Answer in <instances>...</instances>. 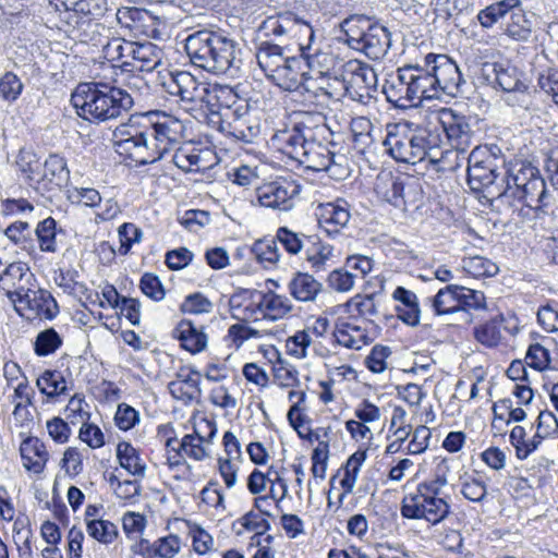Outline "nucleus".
<instances>
[{"label": "nucleus", "mask_w": 558, "mask_h": 558, "mask_svg": "<svg viewBox=\"0 0 558 558\" xmlns=\"http://www.w3.org/2000/svg\"><path fill=\"white\" fill-rule=\"evenodd\" d=\"M345 87L343 71L340 74L335 73L333 76L329 72V75H320V84L314 87L313 94L319 104H325L330 99L339 100L348 96Z\"/></svg>", "instance_id": "obj_30"}, {"label": "nucleus", "mask_w": 558, "mask_h": 558, "mask_svg": "<svg viewBox=\"0 0 558 558\" xmlns=\"http://www.w3.org/2000/svg\"><path fill=\"white\" fill-rule=\"evenodd\" d=\"M117 458L121 468L130 474L144 476L145 465L141 462L137 450L126 441H121L117 446Z\"/></svg>", "instance_id": "obj_40"}, {"label": "nucleus", "mask_w": 558, "mask_h": 558, "mask_svg": "<svg viewBox=\"0 0 558 558\" xmlns=\"http://www.w3.org/2000/svg\"><path fill=\"white\" fill-rule=\"evenodd\" d=\"M348 45L372 60L383 59L390 46V32L365 15H350L341 23Z\"/></svg>", "instance_id": "obj_7"}, {"label": "nucleus", "mask_w": 558, "mask_h": 558, "mask_svg": "<svg viewBox=\"0 0 558 558\" xmlns=\"http://www.w3.org/2000/svg\"><path fill=\"white\" fill-rule=\"evenodd\" d=\"M433 126L439 130V137L442 141V135H446L447 142L457 154L465 153L472 144L474 131L470 117L459 114L452 109H448L444 111L438 123H433Z\"/></svg>", "instance_id": "obj_12"}, {"label": "nucleus", "mask_w": 558, "mask_h": 558, "mask_svg": "<svg viewBox=\"0 0 558 558\" xmlns=\"http://www.w3.org/2000/svg\"><path fill=\"white\" fill-rule=\"evenodd\" d=\"M218 92L220 93L218 94L220 100H216L218 102V110H215L214 106H211L209 107L211 113H219L229 121L242 120L244 117L252 114L248 105L245 101L236 99L231 89L220 88Z\"/></svg>", "instance_id": "obj_29"}, {"label": "nucleus", "mask_w": 558, "mask_h": 558, "mask_svg": "<svg viewBox=\"0 0 558 558\" xmlns=\"http://www.w3.org/2000/svg\"><path fill=\"white\" fill-rule=\"evenodd\" d=\"M402 190L401 197L403 204L399 206V209H402L403 211L417 209L423 202V190L421 184L414 180L404 179Z\"/></svg>", "instance_id": "obj_53"}, {"label": "nucleus", "mask_w": 558, "mask_h": 558, "mask_svg": "<svg viewBox=\"0 0 558 558\" xmlns=\"http://www.w3.org/2000/svg\"><path fill=\"white\" fill-rule=\"evenodd\" d=\"M288 288L296 301L312 302L320 293L323 284L313 275L298 271L290 280Z\"/></svg>", "instance_id": "obj_27"}, {"label": "nucleus", "mask_w": 558, "mask_h": 558, "mask_svg": "<svg viewBox=\"0 0 558 558\" xmlns=\"http://www.w3.org/2000/svg\"><path fill=\"white\" fill-rule=\"evenodd\" d=\"M140 288L146 296L156 302L165 299L166 291L163 284L159 277L151 272H146L142 276Z\"/></svg>", "instance_id": "obj_57"}, {"label": "nucleus", "mask_w": 558, "mask_h": 558, "mask_svg": "<svg viewBox=\"0 0 558 558\" xmlns=\"http://www.w3.org/2000/svg\"><path fill=\"white\" fill-rule=\"evenodd\" d=\"M173 333L181 347L192 354L199 353L207 347V335L192 320L182 319L174 328Z\"/></svg>", "instance_id": "obj_24"}, {"label": "nucleus", "mask_w": 558, "mask_h": 558, "mask_svg": "<svg viewBox=\"0 0 558 558\" xmlns=\"http://www.w3.org/2000/svg\"><path fill=\"white\" fill-rule=\"evenodd\" d=\"M355 276L343 268L332 270L327 278L328 286L338 291L347 292L354 286Z\"/></svg>", "instance_id": "obj_61"}, {"label": "nucleus", "mask_w": 558, "mask_h": 558, "mask_svg": "<svg viewBox=\"0 0 558 558\" xmlns=\"http://www.w3.org/2000/svg\"><path fill=\"white\" fill-rule=\"evenodd\" d=\"M435 314L448 315L459 313V284H447L430 299Z\"/></svg>", "instance_id": "obj_34"}, {"label": "nucleus", "mask_w": 558, "mask_h": 558, "mask_svg": "<svg viewBox=\"0 0 558 558\" xmlns=\"http://www.w3.org/2000/svg\"><path fill=\"white\" fill-rule=\"evenodd\" d=\"M505 320L504 315L499 314L486 323L474 327V338L477 342L487 348L497 347L501 340V329H506V327H504Z\"/></svg>", "instance_id": "obj_35"}, {"label": "nucleus", "mask_w": 558, "mask_h": 558, "mask_svg": "<svg viewBox=\"0 0 558 558\" xmlns=\"http://www.w3.org/2000/svg\"><path fill=\"white\" fill-rule=\"evenodd\" d=\"M116 425L122 430H129L133 428L140 421L138 412L126 403L118 405V410L114 415Z\"/></svg>", "instance_id": "obj_63"}, {"label": "nucleus", "mask_w": 558, "mask_h": 558, "mask_svg": "<svg viewBox=\"0 0 558 558\" xmlns=\"http://www.w3.org/2000/svg\"><path fill=\"white\" fill-rule=\"evenodd\" d=\"M205 155H211L210 150H201L191 145L175 148L172 156L173 163L184 172H202L209 168L205 162Z\"/></svg>", "instance_id": "obj_25"}, {"label": "nucleus", "mask_w": 558, "mask_h": 558, "mask_svg": "<svg viewBox=\"0 0 558 558\" xmlns=\"http://www.w3.org/2000/svg\"><path fill=\"white\" fill-rule=\"evenodd\" d=\"M217 430L218 429L215 421L203 418L194 427V433L197 436V440L187 449L185 454L197 461L204 460L208 453L203 444L211 442L217 434Z\"/></svg>", "instance_id": "obj_33"}, {"label": "nucleus", "mask_w": 558, "mask_h": 558, "mask_svg": "<svg viewBox=\"0 0 558 558\" xmlns=\"http://www.w3.org/2000/svg\"><path fill=\"white\" fill-rule=\"evenodd\" d=\"M120 240L119 253L126 255L134 243H138L142 239L143 232L134 223L124 222L118 229Z\"/></svg>", "instance_id": "obj_55"}, {"label": "nucleus", "mask_w": 558, "mask_h": 558, "mask_svg": "<svg viewBox=\"0 0 558 558\" xmlns=\"http://www.w3.org/2000/svg\"><path fill=\"white\" fill-rule=\"evenodd\" d=\"M482 75L488 84L498 86L506 93H523L527 88L521 80L522 73L509 63L485 62L482 65Z\"/></svg>", "instance_id": "obj_15"}, {"label": "nucleus", "mask_w": 558, "mask_h": 558, "mask_svg": "<svg viewBox=\"0 0 558 558\" xmlns=\"http://www.w3.org/2000/svg\"><path fill=\"white\" fill-rule=\"evenodd\" d=\"M24 89L21 78L13 72L8 71L0 77V98L8 102H15Z\"/></svg>", "instance_id": "obj_49"}, {"label": "nucleus", "mask_w": 558, "mask_h": 558, "mask_svg": "<svg viewBox=\"0 0 558 558\" xmlns=\"http://www.w3.org/2000/svg\"><path fill=\"white\" fill-rule=\"evenodd\" d=\"M62 343V337L54 328L50 327L38 332L33 349L37 356L44 357L53 354L61 348Z\"/></svg>", "instance_id": "obj_41"}, {"label": "nucleus", "mask_w": 558, "mask_h": 558, "mask_svg": "<svg viewBox=\"0 0 558 558\" xmlns=\"http://www.w3.org/2000/svg\"><path fill=\"white\" fill-rule=\"evenodd\" d=\"M180 310L182 313L205 314L213 311V303L203 293L195 292L185 296Z\"/></svg>", "instance_id": "obj_56"}, {"label": "nucleus", "mask_w": 558, "mask_h": 558, "mask_svg": "<svg viewBox=\"0 0 558 558\" xmlns=\"http://www.w3.org/2000/svg\"><path fill=\"white\" fill-rule=\"evenodd\" d=\"M256 59L259 68L269 78L280 64H283L287 57L284 49L268 40L262 41L257 47Z\"/></svg>", "instance_id": "obj_32"}, {"label": "nucleus", "mask_w": 558, "mask_h": 558, "mask_svg": "<svg viewBox=\"0 0 558 558\" xmlns=\"http://www.w3.org/2000/svg\"><path fill=\"white\" fill-rule=\"evenodd\" d=\"M485 308L486 298L484 292L459 284V312H462L464 314L465 323L473 322V316L470 313V311Z\"/></svg>", "instance_id": "obj_36"}, {"label": "nucleus", "mask_w": 558, "mask_h": 558, "mask_svg": "<svg viewBox=\"0 0 558 558\" xmlns=\"http://www.w3.org/2000/svg\"><path fill=\"white\" fill-rule=\"evenodd\" d=\"M302 59L287 57L283 64H280L276 72L270 74L269 80L284 90H295L302 84L304 73L301 71Z\"/></svg>", "instance_id": "obj_23"}, {"label": "nucleus", "mask_w": 558, "mask_h": 558, "mask_svg": "<svg viewBox=\"0 0 558 558\" xmlns=\"http://www.w3.org/2000/svg\"><path fill=\"white\" fill-rule=\"evenodd\" d=\"M184 50L190 62L215 75L236 77L242 68L241 48L220 28H202L186 36Z\"/></svg>", "instance_id": "obj_4"}, {"label": "nucleus", "mask_w": 558, "mask_h": 558, "mask_svg": "<svg viewBox=\"0 0 558 558\" xmlns=\"http://www.w3.org/2000/svg\"><path fill=\"white\" fill-rule=\"evenodd\" d=\"M468 184L504 215L519 214L523 207L547 214L556 202L538 168L531 162L506 169L501 160L478 147L468 157Z\"/></svg>", "instance_id": "obj_1"}, {"label": "nucleus", "mask_w": 558, "mask_h": 558, "mask_svg": "<svg viewBox=\"0 0 558 558\" xmlns=\"http://www.w3.org/2000/svg\"><path fill=\"white\" fill-rule=\"evenodd\" d=\"M303 251L312 270L319 272L326 269L327 262L332 257L333 247L324 243L319 235L308 234V240Z\"/></svg>", "instance_id": "obj_28"}, {"label": "nucleus", "mask_w": 558, "mask_h": 558, "mask_svg": "<svg viewBox=\"0 0 558 558\" xmlns=\"http://www.w3.org/2000/svg\"><path fill=\"white\" fill-rule=\"evenodd\" d=\"M278 22L282 25L283 32L287 33L288 36H299L301 34L308 36V39L312 40L314 38L313 27L302 19H300L293 12H283L279 13L277 16Z\"/></svg>", "instance_id": "obj_46"}, {"label": "nucleus", "mask_w": 558, "mask_h": 558, "mask_svg": "<svg viewBox=\"0 0 558 558\" xmlns=\"http://www.w3.org/2000/svg\"><path fill=\"white\" fill-rule=\"evenodd\" d=\"M345 90L349 97L362 101L376 90L377 74L369 65L356 60L342 64Z\"/></svg>", "instance_id": "obj_13"}, {"label": "nucleus", "mask_w": 558, "mask_h": 558, "mask_svg": "<svg viewBox=\"0 0 558 558\" xmlns=\"http://www.w3.org/2000/svg\"><path fill=\"white\" fill-rule=\"evenodd\" d=\"M16 166L19 170L25 174L28 182L40 181L39 170L41 165L35 153L21 149L17 155Z\"/></svg>", "instance_id": "obj_50"}, {"label": "nucleus", "mask_w": 558, "mask_h": 558, "mask_svg": "<svg viewBox=\"0 0 558 558\" xmlns=\"http://www.w3.org/2000/svg\"><path fill=\"white\" fill-rule=\"evenodd\" d=\"M403 178L389 175L380 180L375 187L377 195L385 202L389 203L396 208H399L402 202Z\"/></svg>", "instance_id": "obj_38"}, {"label": "nucleus", "mask_w": 558, "mask_h": 558, "mask_svg": "<svg viewBox=\"0 0 558 558\" xmlns=\"http://www.w3.org/2000/svg\"><path fill=\"white\" fill-rule=\"evenodd\" d=\"M132 49V61H123L120 65L123 71L151 72L162 62V49L150 41L134 43Z\"/></svg>", "instance_id": "obj_17"}, {"label": "nucleus", "mask_w": 558, "mask_h": 558, "mask_svg": "<svg viewBox=\"0 0 558 558\" xmlns=\"http://www.w3.org/2000/svg\"><path fill=\"white\" fill-rule=\"evenodd\" d=\"M228 133L244 143H253L260 133V125L258 120L251 114L242 120L228 121Z\"/></svg>", "instance_id": "obj_37"}, {"label": "nucleus", "mask_w": 558, "mask_h": 558, "mask_svg": "<svg viewBox=\"0 0 558 558\" xmlns=\"http://www.w3.org/2000/svg\"><path fill=\"white\" fill-rule=\"evenodd\" d=\"M5 294L13 304L24 305V307L35 311L37 315L48 320L53 319L59 313L57 301L45 289L33 290L19 286L13 291L8 290Z\"/></svg>", "instance_id": "obj_14"}, {"label": "nucleus", "mask_w": 558, "mask_h": 558, "mask_svg": "<svg viewBox=\"0 0 558 558\" xmlns=\"http://www.w3.org/2000/svg\"><path fill=\"white\" fill-rule=\"evenodd\" d=\"M168 94L177 96L181 101L191 106L206 105L216 106L213 100H220L215 89L211 92L206 83L199 82L187 71H175L170 73L168 81L163 83Z\"/></svg>", "instance_id": "obj_8"}, {"label": "nucleus", "mask_w": 558, "mask_h": 558, "mask_svg": "<svg viewBox=\"0 0 558 558\" xmlns=\"http://www.w3.org/2000/svg\"><path fill=\"white\" fill-rule=\"evenodd\" d=\"M82 17L80 23L72 36V39L78 40L81 43H89L96 39L99 36V27L100 24L97 22L99 15L82 13Z\"/></svg>", "instance_id": "obj_51"}, {"label": "nucleus", "mask_w": 558, "mask_h": 558, "mask_svg": "<svg viewBox=\"0 0 558 558\" xmlns=\"http://www.w3.org/2000/svg\"><path fill=\"white\" fill-rule=\"evenodd\" d=\"M20 453L23 466L27 471H32L36 474L43 473L49 460V453L45 444L39 438L33 436L26 437L21 442Z\"/></svg>", "instance_id": "obj_21"}, {"label": "nucleus", "mask_w": 558, "mask_h": 558, "mask_svg": "<svg viewBox=\"0 0 558 558\" xmlns=\"http://www.w3.org/2000/svg\"><path fill=\"white\" fill-rule=\"evenodd\" d=\"M277 243L278 241L276 236L265 238L256 241L252 246V253L260 264H264V267L266 268L276 265L280 258Z\"/></svg>", "instance_id": "obj_43"}, {"label": "nucleus", "mask_w": 558, "mask_h": 558, "mask_svg": "<svg viewBox=\"0 0 558 558\" xmlns=\"http://www.w3.org/2000/svg\"><path fill=\"white\" fill-rule=\"evenodd\" d=\"M275 354L277 356V361L274 365V377L275 379L280 384L282 387H291V386H298L299 385V372L298 369L281 359L278 351H275Z\"/></svg>", "instance_id": "obj_52"}, {"label": "nucleus", "mask_w": 558, "mask_h": 558, "mask_svg": "<svg viewBox=\"0 0 558 558\" xmlns=\"http://www.w3.org/2000/svg\"><path fill=\"white\" fill-rule=\"evenodd\" d=\"M318 223L329 236H333L344 228L350 220L347 203H326L319 206Z\"/></svg>", "instance_id": "obj_20"}, {"label": "nucleus", "mask_w": 558, "mask_h": 558, "mask_svg": "<svg viewBox=\"0 0 558 558\" xmlns=\"http://www.w3.org/2000/svg\"><path fill=\"white\" fill-rule=\"evenodd\" d=\"M86 530L90 537L105 545L113 543L119 535L117 525L102 519L87 520Z\"/></svg>", "instance_id": "obj_44"}, {"label": "nucleus", "mask_w": 558, "mask_h": 558, "mask_svg": "<svg viewBox=\"0 0 558 558\" xmlns=\"http://www.w3.org/2000/svg\"><path fill=\"white\" fill-rule=\"evenodd\" d=\"M383 92L386 99L395 107L405 109L416 106L410 82V71L407 65L399 68L396 74L386 80Z\"/></svg>", "instance_id": "obj_16"}, {"label": "nucleus", "mask_w": 558, "mask_h": 558, "mask_svg": "<svg viewBox=\"0 0 558 558\" xmlns=\"http://www.w3.org/2000/svg\"><path fill=\"white\" fill-rule=\"evenodd\" d=\"M396 123L387 126L384 140L386 151L398 162L416 165L428 160L439 163L451 151L445 148V141L439 137V130L433 123L416 125Z\"/></svg>", "instance_id": "obj_5"}, {"label": "nucleus", "mask_w": 558, "mask_h": 558, "mask_svg": "<svg viewBox=\"0 0 558 558\" xmlns=\"http://www.w3.org/2000/svg\"><path fill=\"white\" fill-rule=\"evenodd\" d=\"M300 49L302 51V57L311 70H317L320 75H329L330 69L328 63L335 61L330 53L317 51L313 54H310L305 52L303 45H300Z\"/></svg>", "instance_id": "obj_58"}, {"label": "nucleus", "mask_w": 558, "mask_h": 558, "mask_svg": "<svg viewBox=\"0 0 558 558\" xmlns=\"http://www.w3.org/2000/svg\"><path fill=\"white\" fill-rule=\"evenodd\" d=\"M525 360L530 367L537 371L546 368L550 362L548 350L539 343H533L529 347Z\"/></svg>", "instance_id": "obj_62"}, {"label": "nucleus", "mask_w": 558, "mask_h": 558, "mask_svg": "<svg viewBox=\"0 0 558 558\" xmlns=\"http://www.w3.org/2000/svg\"><path fill=\"white\" fill-rule=\"evenodd\" d=\"M376 296V293L354 295L345 304L347 312L351 315L356 313L357 316L363 317L368 322H373L372 318L378 315L377 303L375 301Z\"/></svg>", "instance_id": "obj_42"}, {"label": "nucleus", "mask_w": 558, "mask_h": 558, "mask_svg": "<svg viewBox=\"0 0 558 558\" xmlns=\"http://www.w3.org/2000/svg\"><path fill=\"white\" fill-rule=\"evenodd\" d=\"M301 184L290 178H278L256 189V197L264 207L289 211L295 206Z\"/></svg>", "instance_id": "obj_10"}, {"label": "nucleus", "mask_w": 558, "mask_h": 558, "mask_svg": "<svg viewBox=\"0 0 558 558\" xmlns=\"http://www.w3.org/2000/svg\"><path fill=\"white\" fill-rule=\"evenodd\" d=\"M400 512L405 519H423L436 525L449 515L450 506L441 496L407 494L401 501Z\"/></svg>", "instance_id": "obj_9"}, {"label": "nucleus", "mask_w": 558, "mask_h": 558, "mask_svg": "<svg viewBox=\"0 0 558 558\" xmlns=\"http://www.w3.org/2000/svg\"><path fill=\"white\" fill-rule=\"evenodd\" d=\"M410 71V82L416 106L424 99L439 98V93L434 83V75L428 66L421 64H407Z\"/></svg>", "instance_id": "obj_19"}, {"label": "nucleus", "mask_w": 558, "mask_h": 558, "mask_svg": "<svg viewBox=\"0 0 558 558\" xmlns=\"http://www.w3.org/2000/svg\"><path fill=\"white\" fill-rule=\"evenodd\" d=\"M57 222L52 217H48L40 221L35 230L39 248L41 252L54 253L57 252Z\"/></svg>", "instance_id": "obj_45"}, {"label": "nucleus", "mask_w": 558, "mask_h": 558, "mask_svg": "<svg viewBox=\"0 0 558 558\" xmlns=\"http://www.w3.org/2000/svg\"><path fill=\"white\" fill-rule=\"evenodd\" d=\"M537 320L547 331H557L558 303L541 306L537 312Z\"/></svg>", "instance_id": "obj_64"}, {"label": "nucleus", "mask_w": 558, "mask_h": 558, "mask_svg": "<svg viewBox=\"0 0 558 558\" xmlns=\"http://www.w3.org/2000/svg\"><path fill=\"white\" fill-rule=\"evenodd\" d=\"M390 354L391 350L389 347L376 344L366 357L365 363L367 368L373 373H383L387 367L386 359L389 357Z\"/></svg>", "instance_id": "obj_59"}, {"label": "nucleus", "mask_w": 558, "mask_h": 558, "mask_svg": "<svg viewBox=\"0 0 558 558\" xmlns=\"http://www.w3.org/2000/svg\"><path fill=\"white\" fill-rule=\"evenodd\" d=\"M39 391L48 398H54L66 392V383L61 372L45 371L36 380Z\"/></svg>", "instance_id": "obj_39"}, {"label": "nucleus", "mask_w": 558, "mask_h": 558, "mask_svg": "<svg viewBox=\"0 0 558 558\" xmlns=\"http://www.w3.org/2000/svg\"><path fill=\"white\" fill-rule=\"evenodd\" d=\"M40 180L47 182L52 187L61 189L65 186L70 180V170L66 160L57 154H50L45 160L44 172Z\"/></svg>", "instance_id": "obj_31"}, {"label": "nucleus", "mask_w": 558, "mask_h": 558, "mask_svg": "<svg viewBox=\"0 0 558 558\" xmlns=\"http://www.w3.org/2000/svg\"><path fill=\"white\" fill-rule=\"evenodd\" d=\"M185 125L175 118L165 116L151 122L147 117H131L113 132L116 151L140 166L159 161L184 137Z\"/></svg>", "instance_id": "obj_3"}, {"label": "nucleus", "mask_w": 558, "mask_h": 558, "mask_svg": "<svg viewBox=\"0 0 558 558\" xmlns=\"http://www.w3.org/2000/svg\"><path fill=\"white\" fill-rule=\"evenodd\" d=\"M180 551V538L170 534L155 542L154 556L159 558H173Z\"/></svg>", "instance_id": "obj_60"}, {"label": "nucleus", "mask_w": 558, "mask_h": 558, "mask_svg": "<svg viewBox=\"0 0 558 558\" xmlns=\"http://www.w3.org/2000/svg\"><path fill=\"white\" fill-rule=\"evenodd\" d=\"M251 300L256 304L257 310L272 319L283 317L292 310L288 298L276 294L272 291L262 292L254 290L251 292Z\"/></svg>", "instance_id": "obj_22"}, {"label": "nucleus", "mask_w": 558, "mask_h": 558, "mask_svg": "<svg viewBox=\"0 0 558 558\" xmlns=\"http://www.w3.org/2000/svg\"><path fill=\"white\" fill-rule=\"evenodd\" d=\"M331 136L324 114L303 112L291 128L278 131L271 140L279 150L307 170L326 171L330 178L342 180L349 174L348 160L331 149L336 147Z\"/></svg>", "instance_id": "obj_2"}, {"label": "nucleus", "mask_w": 558, "mask_h": 558, "mask_svg": "<svg viewBox=\"0 0 558 558\" xmlns=\"http://www.w3.org/2000/svg\"><path fill=\"white\" fill-rule=\"evenodd\" d=\"M71 101L81 118L97 123L118 119L134 105L125 89L104 82L80 84Z\"/></svg>", "instance_id": "obj_6"}, {"label": "nucleus", "mask_w": 558, "mask_h": 558, "mask_svg": "<svg viewBox=\"0 0 558 558\" xmlns=\"http://www.w3.org/2000/svg\"><path fill=\"white\" fill-rule=\"evenodd\" d=\"M502 33L517 41H526L532 34V21L526 16L522 1L514 7L507 21L501 23Z\"/></svg>", "instance_id": "obj_26"}, {"label": "nucleus", "mask_w": 558, "mask_h": 558, "mask_svg": "<svg viewBox=\"0 0 558 558\" xmlns=\"http://www.w3.org/2000/svg\"><path fill=\"white\" fill-rule=\"evenodd\" d=\"M276 239L287 251V253L296 255L304 250L308 240V234L294 232L288 227H280L277 230Z\"/></svg>", "instance_id": "obj_47"}, {"label": "nucleus", "mask_w": 558, "mask_h": 558, "mask_svg": "<svg viewBox=\"0 0 558 558\" xmlns=\"http://www.w3.org/2000/svg\"><path fill=\"white\" fill-rule=\"evenodd\" d=\"M201 374L194 368L182 366L175 374V380L168 384L170 395L184 403L198 400L202 395L199 388Z\"/></svg>", "instance_id": "obj_18"}, {"label": "nucleus", "mask_w": 558, "mask_h": 558, "mask_svg": "<svg viewBox=\"0 0 558 558\" xmlns=\"http://www.w3.org/2000/svg\"><path fill=\"white\" fill-rule=\"evenodd\" d=\"M134 41L121 40L120 38H113L104 46L105 57L109 61H129L133 53Z\"/></svg>", "instance_id": "obj_54"}, {"label": "nucleus", "mask_w": 558, "mask_h": 558, "mask_svg": "<svg viewBox=\"0 0 558 558\" xmlns=\"http://www.w3.org/2000/svg\"><path fill=\"white\" fill-rule=\"evenodd\" d=\"M425 65L434 75V83L438 93H445L456 97L462 93L465 81L462 77L459 66L446 54L428 53L424 58Z\"/></svg>", "instance_id": "obj_11"}, {"label": "nucleus", "mask_w": 558, "mask_h": 558, "mask_svg": "<svg viewBox=\"0 0 558 558\" xmlns=\"http://www.w3.org/2000/svg\"><path fill=\"white\" fill-rule=\"evenodd\" d=\"M463 269L473 277H493L498 274V266L488 258L476 255L462 259Z\"/></svg>", "instance_id": "obj_48"}]
</instances>
